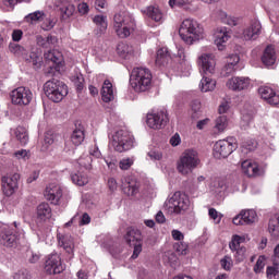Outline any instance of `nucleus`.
<instances>
[{"label": "nucleus", "mask_w": 279, "mask_h": 279, "mask_svg": "<svg viewBox=\"0 0 279 279\" xmlns=\"http://www.w3.org/2000/svg\"><path fill=\"white\" fill-rule=\"evenodd\" d=\"M179 36L186 45H193L204 38V27L194 19H185L179 27Z\"/></svg>", "instance_id": "1"}, {"label": "nucleus", "mask_w": 279, "mask_h": 279, "mask_svg": "<svg viewBox=\"0 0 279 279\" xmlns=\"http://www.w3.org/2000/svg\"><path fill=\"white\" fill-rule=\"evenodd\" d=\"M151 71L147 68H134L131 73V86L135 93H145L151 88Z\"/></svg>", "instance_id": "2"}, {"label": "nucleus", "mask_w": 279, "mask_h": 279, "mask_svg": "<svg viewBox=\"0 0 279 279\" xmlns=\"http://www.w3.org/2000/svg\"><path fill=\"white\" fill-rule=\"evenodd\" d=\"M44 93L50 101L60 104L69 95V87L61 81L51 80L44 84Z\"/></svg>", "instance_id": "3"}, {"label": "nucleus", "mask_w": 279, "mask_h": 279, "mask_svg": "<svg viewBox=\"0 0 279 279\" xmlns=\"http://www.w3.org/2000/svg\"><path fill=\"white\" fill-rule=\"evenodd\" d=\"M191 201L189 196L182 192H175L168 201H166V210L168 215H183L189 210Z\"/></svg>", "instance_id": "4"}, {"label": "nucleus", "mask_w": 279, "mask_h": 279, "mask_svg": "<svg viewBox=\"0 0 279 279\" xmlns=\"http://www.w3.org/2000/svg\"><path fill=\"white\" fill-rule=\"evenodd\" d=\"M197 167H199V155L193 149H186L177 165V169L181 175L193 173V170L197 169Z\"/></svg>", "instance_id": "5"}, {"label": "nucleus", "mask_w": 279, "mask_h": 279, "mask_svg": "<svg viewBox=\"0 0 279 279\" xmlns=\"http://www.w3.org/2000/svg\"><path fill=\"white\" fill-rule=\"evenodd\" d=\"M111 146L114 151L123 154L134 147V135L126 130H120L113 134Z\"/></svg>", "instance_id": "6"}, {"label": "nucleus", "mask_w": 279, "mask_h": 279, "mask_svg": "<svg viewBox=\"0 0 279 279\" xmlns=\"http://www.w3.org/2000/svg\"><path fill=\"white\" fill-rule=\"evenodd\" d=\"M14 228L2 225L0 226V244L4 247H14L16 245V233L21 230L17 222L13 223Z\"/></svg>", "instance_id": "7"}, {"label": "nucleus", "mask_w": 279, "mask_h": 279, "mask_svg": "<svg viewBox=\"0 0 279 279\" xmlns=\"http://www.w3.org/2000/svg\"><path fill=\"white\" fill-rule=\"evenodd\" d=\"M44 269L46 274L50 276H56L57 274H62L65 266L62 264V257L57 252L49 254L46 257Z\"/></svg>", "instance_id": "8"}, {"label": "nucleus", "mask_w": 279, "mask_h": 279, "mask_svg": "<svg viewBox=\"0 0 279 279\" xmlns=\"http://www.w3.org/2000/svg\"><path fill=\"white\" fill-rule=\"evenodd\" d=\"M236 149V144H234V138L219 140L214 145V156L218 159L228 158L232 151Z\"/></svg>", "instance_id": "9"}, {"label": "nucleus", "mask_w": 279, "mask_h": 279, "mask_svg": "<svg viewBox=\"0 0 279 279\" xmlns=\"http://www.w3.org/2000/svg\"><path fill=\"white\" fill-rule=\"evenodd\" d=\"M146 123L151 130H162L169 123V113H167V110L148 113Z\"/></svg>", "instance_id": "10"}, {"label": "nucleus", "mask_w": 279, "mask_h": 279, "mask_svg": "<svg viewBox=\"0 0 279 279\" xmlns=\"http://www.w3.org/2000/svg\"><path fill=\"white\" fill-rule=\"evenodd\" d=\"M34 95L27 87H17L11 93V101L14 106H29Z\"/></svg>", "instance_id": "11"}, {"label": "nucleus", "mask_w": 279, "mask_h": 279, "mask_svg": "<svg viewBox=\"0 0 279 279\" xmlns=\"http://www.w3.org/2000/svg\"><path fill=\"white\" fill-rule=\"evenodd\" d=\"M241 171L246 178H260L265 175V168L252 159H246L241 162Z\"/></svg>", "instance_id": "12"}, {"label": "nucleus", "mask_w": 279, "mask_h": 279, "mask_svg": "<svg viewBox=\"0 0 279 279\" xmlns=\"http://www.w3.org/2000/svg\"><path fill=\"white\" fill-rule=\"evenodd\" d=\"M19 180H21V174L19 173L2 178V191L7 197H12L19 191Z\"/></svg>", "instance_id": "13"}, {"label": "nucleus", "mask_w": 279, "mask_h": 279, "mask_svg": "<svg viewBox=\"0 0 279 279\" xmlns=\"http://www.w3.org/2000/svg\"><path fill=\"white\" fill-rule=\"evenodd\" d=\"M198 66H201V72L205 73V75H213L217 66V60L215 59V54L203 53L198 58Z\"/></svg>", "instance_id": "14"}, {"label": "nucleus", "mask_w": 279, "mask_h": 279, "mask_svg": "<svg viewBox=\"0 0 279 279\" xmlns=\"http://www.w3.org/2000/svg\"><path fill=\"white\" fill-rule=\"evenodd\" d=\"M252 86V80L247 76H233L227 81V88L229 90H247Z\"/></svg>", "instance_id": "15"}, {"label": "nucleus", "mask_w": 279, "mask_h": 279, "mask_svg": "<svg viewBox=\"0 0 279 279\" xmlns=\"http://www.w3.org/2000/svg\"><path fill=\"white\" fill-rule=\"evenodd\" d=\"M263 32V25L260 21L254 19L248 25L243 29L242 36L244 40H256Z\"/></svg>", "instance_id": "16"}, {"label": "nucleus", "mask_w": 279, "mask_h": 279, "mask_svg": "<svg viewBox=\"0 0 279 279\" xmlns=\"http://www.w3.org/2000/svg\"><path fill=\"white\" fill-rule=\"evenodd\" d=\"M258 95L264 99V101H267V104H269L270 106L279 105V94L269 86H260L258 88Z\"/></svg>", "instance_id": "17"}, {"label": "nucleus", "mask_w": 279, "mask_h": 279, "mask_svg": "<svg viewBox=\"0 0 279 279\" xmlns=\"http://www.w3.org/2000/svg\"><path fill=\"white\" fill-rule=\"evenodd\" d=\"M45 197L50 204L58 206L60 199H62V187L56 184H49L45 191Z\"/></svg>", "instance_id": "18"}, {"label": "nucleus", "mask_w": 279, "mask_h": 279, "mask_svg": "<svg viewBox=\"0 0 279 279\" xmlns=\"http://www.w3.org/2000/svg\"><path fill=\"white\" fill-rule=\"evenodd\" d=\"M143 14L150 19L151 21H155V23H163L165 21V13L162 10H160V7L158 5H149L146 9L143 10Z\"/></svg>", "instance_id": "19"}, {"label": "nucleus", "mask_w": 279, "mask_h": 279, "mask_svg": "<svg viewBox=\"0 0 279 279\" xmlns=\"http://www.w3.org/2000/svg\"><path fill=\"white\" fill-rule=\"evenodd\" d=\"M134 23H136V21L132 14L125 11L116 13L113 16V27H122L125 25H132Z\"/></svg>", "instance_id": "20"}, {"label": "nucleus", "mask_w": 279, "mask_h": 279, "mask_svg": "<svg viewBox=\"0 0 279 279\" xmlns=\"http://www.w3.org/2000/svg\"><path fill=\"white\" fill-rule=\"evenodd\" d=\"M57 8H59L62 19H71V16L75 14V5L71 0H62L57 2Z\"/></svg>", "instance_id": "21"}, {"label": "nucleus", "mask_w": 279, "mask_h": 279, "mask_svg": "<svg viewBox=\"0 0 279 279\" xmlns=\"http://www.w3.org/2000/svg\"><path fill=\"white\" fill-rule=\"evenodd\" d=\"M241 58L239 54H231L228 57L227 64L221 70L222 77H229L234 71H236V65L239 64Z\"/></svg>", "instance_id": "22"}, {"label": "nucleus", "mask_w": 279, "mask_h": 279, "mask_svg": "<svg viewBox=\"0 0 279 279\" xmlns=\"http://www.w3.org/2000/svg\"><path fill=\"white\" fill-rule=\"evenodd\" d=\"M230 31L226 27L218 28L215 34V45L218 47L219 51H223L228 40H230Z\"/></svg>", "instance_id": "23"}, {"label": "nucleus", "mask_w": 279, "mask_h": 279, "mask_svg": "<svg viewBox=\"0 0 279 279\" xmlns=\"http://www.w3.org/2000/svg\"><path fill=\"white\" fill-rule=\"evenodd\" d=\"M138 182L136 180L128 177L122 180V191L128 195L129 197H133V195H136L138 193Z\"/></svg>", "instance_id": "24"}, {"label": "nucleus", "mask_w": 279, "mask_h": 279, "mask_svg": "<svg viewBox=\"0 0 279 279\" xmlns=\"http://www.w3.org/2000/svg\"><path fill=\"white\" fill-rule=\"evenodd\" d=\"M100 94L105 104L114 101V87H112V83L109 80L104 82Z\"/></svg>", "instance_id": "25"}, {"label": "nucleus", "mask_w": 279, "mask_h": 279, "mask_svg": "<svg viewBox=\"0 0 279 279\" xmlns=\"http://www.w3.org/2000/svg\"><path fill=\"white\" fill-rule=\"evenodd\" d=\"M276 49H274V46H267L264 50V54L262 56V62L266 66H274L276 64Z\"/></svg>", "instance_id": "26"}, {"label": "nucleus", "mask_w": 279, "mask_h": 279, "mask_svg": "<svg viewBox=\"0 0 279 279\" xmlns=\"http://www.w3.org/2000/svg\"><path fill=\"white\" fill-rule=\"evenodd\" d=\"M93 23L96 25V35L101 36L106 34V29H108V16L106 15H95L93 17Z\"/></svg>", "instance_id": "27"}, {"label": "nucleus", "mask_w": 279, "mask_h": 279, "mask_svg": "<svg viewBox=\"0 0 279 279\" xmlns=\"http://www.w3.org/2000/svg\"><path fill=\"white\" fill-rule=\"evenodd\" d=\"M37 219L39 221H47L51 219V206L48 203H40L36 209Z\"/></svg>", "instance_id": "28"}, {"label": "nucleus", "mask_w": 279, "mask_h": 279, "mask_svg": "<svg viewBox=\"0 0 279 279\" xmlns=\"http://www.w3.org/2000/svg\"><path fill=\"white\" fill-rule=\"evenodd\" d=\"M58 43V38L56 36L49 35L48 37H43V35L36 36V44L38 47H43V49H51Z\"/></svg>", "instance_id": "29"}, {"label": "nucleus", "mask_w": 279, "mask_h": 279, "mask_svg": "<svg viewBox=\"0 0 279 279\" xmlns=\"http://www.w3.org/2000/svg\"><path fill=\"white\" fill-rule=\"evenodd\" d=\"M59 246L63 247L68 254H70V258H73V238L71 235H62L59 238Z\"/></svg>", "instance_id": "30"}, {"label": "nucleus", "mask_w": 279, "mask_h": 279, "mask_svg": "<svg viewBox=\"0 0 279 279\" xmlns=\"http://www.w3.org/2000/svg\"><path fill=\"white\" fill-rule=\"evenodd\" d=\"M135 27H136V23L125 24L124 26L113 27V29H114L117 36H119V38H128L134 32Z\"/></svg>", "instance_id": "31"}, {"label": "nucleus", "mask_w": 279, "mask_h": 279, "mask_svg": "<svg viewBox=\"0 0 279 279\" xmlns=\"http://www.w3.org/2000/svg\"><path fill=\"white\" fill-rule=\"evenodd\" d=\"M170 60L169 50L167 48H160L157 51V57L155 60V64L157 66H165V64H168Z\"/></svg>", "instance_id": "32"}, {"label": "nucleus", "mask_w": 279, "mask_h": 279, "mask_svg": "<svg viewBox=\"0 0 279 279\" xmlns=\"http://www.w3.org/2000/svg\"><path fill=\"white\" fill-rule=\"evenodd\" d=\"M216 86H217V81L208 76H203L199 83V88L202 93H210L211 90H215Z\"/></svg>", "instance_id": "33"}, {"label": "nucleus", "mask_w": 279, "mask_h": 279, "mask_svg": "<svg viewBox=\"0 0 279 279\" xmlns=\"http://www.w3.org/2000/svg\"><path fill=\"white\" fill-rule=\"evenodd\" d=\"M71 180L76 186H86L88 184V175L82 171L72 172Z\"/></svg>", "instance_id": "34"}, {"label": "nucleus", "mask_w": 279, "mask_h": 279, "mask_svg": "<svg viewBox=\"0 0 279 279\" xmlns=\"http://www.w3.org/2000/svg\"><path fill=\"white\" fill-rule=\"evenodd\" d=\"M242 217L245 226H252V223H256L258 221V215L254 209L242 210Z\"/></svg>", "instance_id": "35"}, {"label": "nucleus", "mask_w": 279, "mask_h": 279, "mask_svg": "<svg viewBox=\"0 0 279 279\" xmlns=\"http://www.w3.org/2000/svg\"><path fill=\"white\" fill-rule=\"evenodd\" d=\"M117 52L120 56V58L128 60V58H130V56L134 53V49L132 48V46L125 43H120L117 47Z\"/></svg>", "instance_id": "36"}, {"label": "nucleus", "mask_w": 279, "mask_h": 279, "mask_svg": "<svg viewBox=\"0 0 279 279\" xmlns=\"http://www.w3.org/2000/svg\"><path fill=\"white\" fill-rule=\"evenodd\" d=\"M125 241L132 247V245H136V243H141V231L131 229L128 231L125 235Z\"/></svg>", "instance_id": "37"}, {"label": "nucleus", "mask_w": 279, "mask_h": 279, "mask_svg": "<svg viewBox=\"0 0 279 279\" xmlns=\"http://www.w3.org/2000/svg\"><path fill=\"white\" fill-rule=\"evenodd\" d=\"M14 134L21 145H27V143L29 142L27 129H25L24 126H17L14 131Z\"/></svg>", "instance_id": "38"}, {"label": "nucleus", "mask_w": 279, "mask_h": 279, "mask_svg": "<svg viewBox=\"0 0 279 279\" xmlns=\"http://www.w3.org/2000/svg\"><path fill=\"white\" fill-rule=\"evenodd\" d=\"M241 243H245V235H232V239L229 243V250H231V252H234V250H241Z\"/></svg>", "instance_id": "39"}, {"label": "nucleus", "mask_w": 279, "mask_h": 279, "mask_svg": "<svg viewBox=\"0 0 279 279\" xmlns=\"http://www.w3.org/2000/svg\"><path fill=\"white\" fill-rule=\"evenodd\" d=\"M58 138H60V135L53 133V131H47L44 138V148L49 149Z\"/></svg>", "instance_id": "40"}, {"label": "nucleus", "mask_w": 279, "mask_h": 279, "mask_svg": "<svg viewBox=\"0 0 279 279\" xmlns=\"http://www.w3.org/2000/svg\"><path fill=\"white\" fill-rule=\"evenodd\" d=\"M84 130L82 129L74 130L71 135V141L76 147L80 146L81 143H84Z\"/></svg>", "instance_id": "41"}, {"label": "nucleus", "mask_w": 279, "mask_h": 279, "mask_svg": "<svg viewBox=\"0 0 279 279\" xmlns=\"http://www.w3.org/2000/svg\"><path fill=\"white\" fill-rule=\"evenodd\" d=\"M46 60H49L50 62H53L54 64H58L62 58V53L58 50H49L45 54Z\"/></svg>", "instance_id": "42"}, {"label": "nucleus", "mask_w": 279, "mask_h": 279, "mask_svg": "<svg viewBox=\"0 0 279 279\" xmlns=\"http://www.w3.org/2000/svg\"><path fill=\"white\" fill-rule=\"evenodd\" d=\"M279 274V263L272 259V266H268L266 268V276L268 279L276 278V276Z\"/></svg>", "instance_id": "43"}, {"label": "nucleus", "mask_w": 279, "mask_h": 279, "mask_svg": "<svg viewBox=\"0 0 279 279\" xmlns=\"http://www.w3.org/2000/svg\"><path fill=\"white\" fill-rule=\"evenodd\" d=\"M233 254L235 263H243V260H245L247 257V248H245V246H241V248L234 250Z\"/></svg>", "instance_id": "44"}, {"label": "nucleus", "mask_w": 279, "mask_h": 279, "mask_svg": "<svg viewBox=\"0 0 279 279\" xmlns=\"http://www.w3.org/2000/svg\"><path fill=\"white\" fill-rule=\"evenodd\" d=\"M228 128V117L220 116L216 119L215 123V130H218L219 132H223Z\"/></svg>", "instance_id": "45"}, {"label": "nucleus", "mask_w": 279, "mask_h": 279, "mask_svg": "<svg viewBox=\"0 0 279 279\" xmlns=\"http://www.w3.org/2000/svg\"><path fill=\"white\" fill-rule=\"evenodd\" d=\"M268 231H269V234H271V236L274 239H278V236H279V223H278V221H276L274 219H270L269 223H268Z\"/></svg>", "instance_id": "46"}, {"label": "nucleus", "mask_w": 279, "mask_h": 279, "mask_svg": "<svg viewBox=\"0 0 279 279\" xmlns=\"http://www.w3.org/2000/svg\"><path fill=\"white\" fill-rule=\"evenodd\" d=\"M80 167H83V169H86L87 171H90L93 169V157L89 155L81 157L78 159Z\"/></svg>", "instance_id": "47"}, {"label": "nucleus", "mask_w": 279, "mask_h": 279, "mask_svg": "<svg viewBox=\"0 0 279 279\" xmlns=\"http://www.w3.org/2000/svg\"><path fill=\"white\" fill-rule=\"evenodd\" d=\"M27 23H37V21H43L45 19V13L40 11H35L25 16Z\"/></svg>", "instance_id": "48"}, {"label": "nucleus", "mask_w": 279, "mask_h": 279, "mask_svg": "<svg viewBox=\"0 0 279 279\" xmlns=\"http://www.w3.org/2000/svg\"><path fill=\"white\" fill-rule=\"evenodd\" d=\"M41 21H44L41 24V29H44V32H49L56 27V20L53 17L44 16Z\"/></svg>", "instance_id": "49"}, {"label": "nucleus", "mask_w": 279, "mask_h": 279, "mask_svg": "<svg viewBox=\"0 0 279 279\" xmlns=\"http://www.w3.org/2000/svg\"><path fill=\"white\" fill-rule=\"evenodd\" d=\"M192 118L199 119V114H202V102L199 100L192 101Z\"/></svg>", "instance_id": "50"}, {"label": "nucleus", "mask_w": 279, "mask_h": 279, "mask_svg": "<svg viewBox=\"0 0 279 279\" xmlns=\"http://www.w3.org/2000/svg\"><path fill=\"white\" fill-rule=\"evenodd\" d=\"M173 248L175 252H178V254H181V256H186V254H189V244L185 242L174 243Z\"/></svg>", "instance_id": "51"}, {"label": "nucleus", "mask_w": 279, "mask_h": 279, "mask_svg": "<svg viewBox=\"0 0 279 279\" xmlns=\"http://www.w3.org/2000/svg\"><path fill=\"white\" fill-rule=\"evenodd\" d=\"M220 265L225 271H230L234 265V262L230 255H227L220 260Z\"/></svg>", "instance_id": "52"}, {"label": "nucleus", "mask_w": 279, "mask_h": 279, "mask_svg": "<svg viewBox=\"0 0 279 279\" xmlns=\"http://www.w3.org/2000/svg\"><path fill=\"white\" fill-rule=\"evenodd\" d=\"M208 215L216 223H221V219H223V214L213 207L208 209Z\"/></svg>", "instance_id": "53"}, {"label": "nucleus", "mask_w": 279, "mask_h": 279, "mask_svg": "<svg viewBox=\"0 0 279 279\" xmlns=\"http://www.w3.org/2000/svg\"><path fill=\"white\" fill-rule=\"evenodd\" d=\"M242 153L247 154L248 151H254L256 149V142L246 141L241 146Z\"/></svg>", "instance_id": "54"}, {"label": "nucleus", "mask_w": 279, "mask_h": 279, "mask_svg": "<svg viewBox=\"0 0 279 279\" xmlns=\"http://www.w3.org/2000/svg\"><path fill=\"white\" fill-rule=\"evenodd\" d=\"M265 256H259L253 270L256 272V274H263V269H265Z\"/></svg>", "instance_id": "55"}, {"label": "nucleus", "mask_w": 279, "mask_h": 279, "mask_svg": "<svg viewBox=\"0 0 279 279\" xmlns=\"http://www.w3.org/2000/svg\"><path fill=\"white\" fill-rule=\"evenodd\" d=\"M134 165V159L132 158H123L119 161V167L122 171H128Z\"/></svg>", "instance_id": "56"}, {"label": "nucleus", "mask_w": 279, "mask_h": 279, "mask_svg": "<svg viewBox=\"0 0 279 279\" xmlns=\"http://www.w3.org/2000/svg\"><path fill=\"white\" fill-rule=\"evenodd\" d=\"M74 86L77 93H82V90H84V75H76V77L74 78Z\"/></svg>", "instance_id": "57"}, {"label": "nucleus", "mask_w": 279, "mask_h": 279, "mask_svg": "<svg viewBox=\"0 0 279 279\" xmlns=\"http://www.w3.org/2000/svg\"><path fill=\"white\" fill-rule=\"evenodd\" d=\"M9 49L11 53H14L15 56H23V53H25V48L17 44H11Z\"/></svg>", "instance_id": "58"}, {"label": "nucleus", "mask_w": 279, "mask_h": 279, "mask_svg": "<svg viewBox=\"0 0 279 279\" xmlns=\"http://www.w3.org/2000/svg\"><path fill=\"white\" fill-rule=\"evenodd\" d=\"M15 158H17V160H29L31 158V154L29 150L27 149H21L14 153Z\"/></svg>", "instance_id": "59"}, {"label": "nucleus", "mask_w": 279, "mask_h": 279, "mask_svg": "<svg viewBox=\"0 0 279 279\" xmlns=\"http://www.w3.org/2000/svg\"><path fill=\"white\" fill-rule=\"evenodd\" d=\"M104 160L110 171H117L118 161L116 158H105Z\"/></svg>", "instance_id": "60"}, {"label": "nucleus", "mask_w": 279, "mask_h": 279, "mask_svg": "<svg viewBox=\"0 0 279 279\" xmlns=\"http://www.w3.org/2000/svg\"><path fill=\"white\" fill-rule=\"evenodd\" d=\"M134 247L133 255L131 258L136 259L137 256L143 252V244L141 242H137L136 244L132 245Z\"/></svg>", "instance_id": "61"}, {"label": "nucleus", "mask_w": 279, "mask_h": 279, "mask_svg": "<svg viewBox=\"0 0 279 279\" xmlns=\"http://www.w3.org/2000/svg\"><path fill=\"white\" fill-rule=\"evenodd\" d=\"M13 279H32L27 270H20L13 275Z\"/></svg>", "instance_id": "62"}, {"label": "nucleus", "mask_w": 279, "mask_h": 279, "mask_svg": "<svg viewBox=\"0 0 279 279\" xmlns=\"http://www.w3.org/2000/svg\"><path fill=\"white\" fill-rule=\"evenodd\" d=\"M171 236H172V239L174 240V241H180V242H182V241H184V233H182L180 230H178V229H173L172 231H171Z\"/></svg>", "instance_id": "63"}, {"label": "nucleus", "mask_w": 279, "mask_h": 279, "mask_svg": "<svg viewBox=\"0 0 279 279\" xmlns=\"http://www.w3.org/2000/svg\"><path fill=\"white\" fill-rule=\"evenodd\" d=\"M40 260V254L34 253L33 251L28 252V263H38Z\"/></svg>", "instance_id": "64"}]
</instances>
